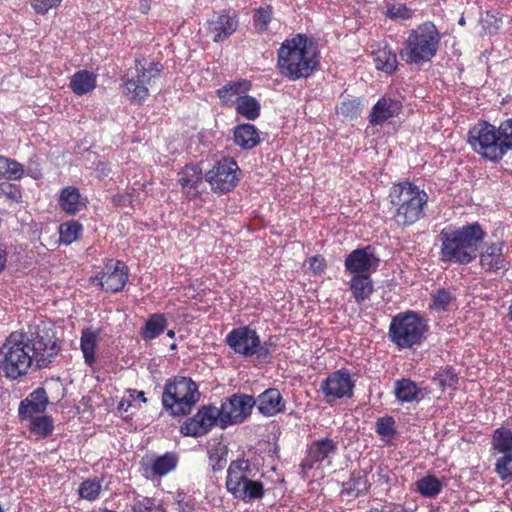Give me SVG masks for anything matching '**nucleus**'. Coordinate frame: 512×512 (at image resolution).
Here are the masks:
<instances>
[{
  "instance_id": "nucleus-40",
  "label": "nucleus",
  "mask_w": 512,
  "mask_h": 512,
  "mask_svg": "<svg viewBox=\"0 0 512 512\" xmlns=\"http://www.w3.org/2000/svg\"><path fill=\"white\" fill-rule=\"evenodd\" d=\"M83 232V226L79 221L71 220L62 223L59 226V236L61 243L70 245L78 240Z\"/></svg>"
},
{
  "instance_id": "nucleus-6",
  "label": "nucleus",
  "mask_w": 512,
  "mask_h": 512,
  "mask_svg": "<svg viewBox=\"0 0 512 512\" xmlns=\"http://www.w3.org/2000/svg\"><path fill=\"white\" fill-rule=\"evenodd\" d=\"M442 34L432 21H425L408 32L399 56L409 66L421 67L431 62L441 45Z\"/></svg>"
},
{
  "instance_id": "nucleus-19",
  "label": "nucleus",
  "mask_w": 512,
  "mask_h": 512,
  "mask_svg": "<svg viewBox=\"0 0 512 512\" xmlns=\"http://www.w3.org/2000/svg\"><path fill=\"white\" fill-rule=\"evenodd\" d=\"M177 177L182 191L189 200H195L200 197L201 192L198 188L203 183L205 174H203L202 169L198 164H186L177 173Z\"/></svg>"
},
{
  "instance_id": "nucleus-49",
  "label": "nucleus",
  "mask_w": 512,
  "mask_h": 512,
  "mask_svg": "<svg viewBox=\"0 0 512 512\" xmlns=\"http://www.w3.org/2000/svg\"><path fill=\"white\" fill-rule=\"evenodd\" d=\"M102 483L98 478L84 480L78 488V494L80 498L94 501L96 500L101 492Z\"/></svg>"
},
{
  "instance_id": "nucleus-30",
  "label": "nucleus",
  "mask_w": 512,
  "mask_h": 512,
  "mask_svg": "<svg viewBox=\"0 0 512 512\" xmlns=\"http://www.w3.org/2000/svg\"><path fill=\"white\" fill-rule=\"evenodd\" d=\"M99 330H94L91 327L84 328L81 331L80 348L83 353V358L88 366H93L96 362V348L99 338Z\"/></svg>"
},
{
  "instance_id": "nucleus-31",
  "label": "nucleus",
  "mask_w": 512,
  "mask_h": 512,
  "mask_svg": "<svg viewBox=\"0 0 512 512\" xmlns=\"http://www.w3.org/2000/svg\"><path fill=\"white\" fill-rule=\"evenodd\" d=\"M370 482L367 478L366 472L362 470H355L351 473L348 481L343 483L341 493L350 497H358L368 492Z\"/></svg>"
},
{
  "instance_id": "nucleus-1",
  "label": "nucleus",
  "mask_w": 512,
  "mask_h": 512,
  "mask_svg": "<svg viewBox=\"0 0 512 512\" xmlns=\"http://www.w3.org/2000/svg\"><path fill=\"white\" fill-rule=\"evenodd\" d=\"M59 351L56 333L45 322L29 327L28 332L14 331L0 346V373L20 380L31 371L48 367Z\"/></svg>"
},
{
  "instance_id": "nucleus-53",
  "label": "nucleus",
  "mask_w": 512,
  "mask_h": 512,
  "mask_svg": "<svg viewBox=\"0 0 512 512\" xmlns=\"http://www.w3.org/2000/svg\"><path fill=\"white\" fill-rule=\"evenodd\" d=\"M362 112L361 103L358 99L342 101L338 113L346 118L356 119Z\"/></svg>"
},
{
  "instance_id": "nucleus-44",
  "label": "nucleus",
  "mask_w": 512,
  "mask_h": 512,
  "mask_svg": "<svg viewBox=\"0 0 512 512\" xmlns=\"http://www.w3.org/2000/svg\"><path fill=\"white\" fill-rule=\"evenodd\" d=\"M180 432L184 436L190 437H201L206 435L209 431L207 426L201 420V418H197V413L186 419L183 424L180 426Z\"/></svg>"
},
{
  "instance_id": "nucleus-52",
  "label": "nucleus",
  "mask_w": 512,
  "mask_h": 512,
  "mask_svg": "<svg viewBox=\"0 0 512 512\" xmlns=\"http://www.w3.org/2000/svg\"><path fill=\"white\" fill-rule=\"evenodd\" d=\"M414 11L406 4H390L386 10V17L392 20H409L413 17Z\"/></svg>"
},
{
  "instance_id": "nucleus-48",
  "label": "nucleus",
  "mask_w": 512,
  "mask_h": 512,
  "mask_svg": "<svg viewBox=\"0 0 512 512\" xmlns=\"http://www.w3.org/2000/svg\"><path fill=\"white\" fill-rule=\"evenodd\" d=\"M375 431L384 442L389 443L396 435L394 418L392 416L378 418L375 422Z\"/></svg>"
},
{
  "instance_id": "nucleus-14",
  "label": "nucleus",
  "mask_w": 512,
  "mask_h": 512,
  "mask_svg": "<svg viewBox=\"0 0 512 512\" xmlns=\"http://www.w3.org/2000/svg\"><path fill=\"white\" fill-rule=\"evenodd\" d=\"M355 384L350 372L346 368L330 373L321 383L320 389L327 403L351 398L354 394Z\"/></svg>"
},
{
  "instance_id": "nucleus-13",
  "label": "nucleus",
  "mask_w": 512,
  "mask_h": 512,
  "mask_svg": "<svg viewBox=\"0 0 512 512\" xmlns=\"http://www.w3.org/2000/svg\"><path fill=\"white\" fill-rule=\"evenodd\" d=\"M129 276V269L125 262L108 259L101 272L96 274L92 281H97L106 292H120L124 289Z\"/></svg>"
},
{
  "instance_id": "nucleus-27",
  "label": "nucleus",
  "mask_w": 512,
  "mask_h": 512,
  "mask_svg": "<svg viewBox=\"0 0 512 512\" xmlns=\"http://www.w3.org/2000/svg\"><path fill=\"white\" fill-rule=\"evenodd\" d=\"M349 290L357 304L369 300L374 292V283L370 275H354L349 281Z\"/></svg>"
},
{
  "instance_id": "nucleus-41",
  "label": "nucleus",
  "mask_w": 512,
  "mask_h": 512,
  "mask_svg": "<svg viewBox=\"0 0 512 512\" xmlns=\"http://www.w3.org/2000/svg\"><path fill=\"white\" fill-rule=\"evenodd\" d=\"M178 462V457L173 452H166L164 455L158 456L152 464V472L156 476H164L173 471Z\"/></svg>"
},
{
  "instance_id": "nucleus-45",
  "label": "nucleus",
  "mask_w": 512,
  "mask_h": 512,
  "mask_svg": "<svg viewBox=\"0 0 512 512\" xmlns=\"http://www.w3.org/2000/svg\"><path fill=\"white\" fill-rule=\"evenodd\" d=\"M131 512H167L161 502L153 497H136L131 504Z\"/></svg>"
},
{
  "instance_id": "nucleus-26",
  "label": "nucleus",
  "mask_w": 512,
  "mask_h": 512,
  "mask_svg": "<svg viewBox=\"0 0 512 512\" xmlns=\"http://www.w3.org/2000/svg\"><path fill=\"white\" fill-rule=\"evenodd\" d=\"M252 88L249 80L239 79L225 84L217 90L216 94L221 103L225 106L233 105L237 97L243 96L248 93Z\"/></svg>"
},
{
  "instance_id": "nucleus-22",
  "label": "nucleus",
  "mask_w": 512,
  "mask_h": 512,
  "mask_svg": "<svg viewBox=\"0 0 512 512\" xmlns=\"http://www.w3.org/2000/svg\"><path fill=\"white\" fill-rule=\"evenodd\" d=\"M258 411L265 417H272L283 413L286 403L277 388H268L255 399Z\"/></svg>"
},
{
  "instance_id": "nucleus-18",
  "label": "nucleus",
  "mask_w": 512,
  "mask_h": 512,
  "mask_svg": "<svg viewBox=\"0 0 512 512\" xmlns=\"http://www.w3.org/2000/svg\"><path fill=\"white\" fill-rule=\"evenodd\" d=\"M379 259L373 253L370 245L357 248L351 251L345 258L344 267L346 272L354 275H370L376 270Z\"/></svg>"
},
{
  "instance_id": "nucleus-16",
  "label": "nucleus",
  "mask_w": 512,
  "mask_h": 512,
  "mask_svg": "<svg viewBox=\"0 0 512 512\" xmlns=\"http://www.w3.org/2000/svg\"><path fill=\"white\" fill-rule=\"evenodd\" d=\"M337 451V443L329 437L312 441L307 446L305 457L300 463L301 471L306 474L325 460L331 463L330 459L336 455Z\"/></svg>"
},
{
  "instance_id": "nucleus-10",
  "label": "nucleus",
  "mask_w": 512,
  "mask_h": 512,
  "mask_svg": "<svg viewBox=\"0 0 512 512\" xmlns=\"http://www.w3.org/2000/svg\"><path fill=\"white\" fill-rule=\"evenodd\" d=\"M135 74L123 81V95L136 105H141L149 96V86L161 76L163 65L160 62H147L142 58L134 60Z\"/></svg>"
},
{
  "instance_id": "nucleus-8",
  "label": "nucleus",
  "mask_w": 512,
  "mask_h": 512,
  "mask_svg": "<svg viewBox=\"0 0 512 512\" xmlns=\"http://www.w3.org/2000/svg\"><path fill=\"white\" fill-rule=\"evenodd\" d=\"M255 473L248 459H236L230 462L227 469L226 489L238 500L249 503L260 500L265 495L264 484L254 480Z\"/></svg>"
},
{
  "instance_id": "nucleus-46",
  "label": "nucleus",
  "mask_w": 512,
  "mask_h": 512,
  "mask_svg": "<svg viewBox=\"0 0 512 512\" xmlns=\"http://www.w3.org/2000/svg\"><path fill=\"white\" fill-rule=\"evenodd\" d=\"M31 420V424H30V432L39 436V437H42V438H46L48 436H50L54 430V424H53V420L50 416L48 415H43V416H36Z\"/></svg>"
},
{
  "instance_id": "nucleus-4",
  "label": "nucleus",
  "mask_w": 512,
  "mask_h": 512,
  "mask_svg": "<svg viewBox=\"0 0 512 512\" xmlns=\"http://www.w3.org/2000/svg\"><path fill=\"white\" fill-rule=\"evenodd\" d=\"M467 140L480 157L499 163L512 151V117L502 120L498 127L485 120L478 121L469 129Z\"/></svg>"
},
{
  "instance_id": "nucleus-58",
  "label": "nucleus",
  "mask_w": 512,
  "mask_h": 512,
  "mask_svg": "<svg viewBox=\"0 0 512 512\" xmlns=\"http://www.w3.org/2000/svg\"><path fill=\"white\" fill-rule=\"evenodd\" d=\"M377 482L381 485L388 484L390 482L391 470L385 464H380L377 467Z\"/></svg>"
},
{
  "instance_id": "nucleus-43",
  "label": "nucleus",
  "mask_w": 512,
  "mask_h": 512,
  "mask_svg": "<svg viewBox=\"0 0 512 512\" xmlns=\"http://www.w3.org/2000/svg\"><path fill=\"white\" fill-rule=\"evenodd\" d=\"M3 198L9 206L20 204L23 201L22 187L18 184L1 181L0 182V199Z\"/></svg>"
},
{
  "instance_id": "nucleus-64",
  "label": "nucleus",
  "mask_w": 512,
  "mask_h": 512,
  "mask_svg": "<svg viewBox=\"0 0 512 512\" xmlns=\"http://www.w3.org/2000/svg\"><path fill=\"white\" fill-rule=\"evenodd\" d=\"M167 336L169 338H174L175 337V331L174 330H168L167 331Z\"/></svg>"
},
{
  "instance_id": "nucleus-5",
  "label": "nucleus",
  "mask_w": 512,
  "mask_h": 512,
  "mask_svg": "<svg viewBox=\"0 0 512 512\" xmlns=\"http://www.w3.org/2000/svg\"><path fill=\"white\" fill-rule=\"evenodd\" d=\"M392 220L399 228H407L425 216L428 194L410 181L395 183L387 196Z\"/></svg>"
},
{
  "instance_id": "nucleus-24",
  "label": "nucleus",
  "mask_w": 512,
  "mask_h": 512,
  "mask_svg": "<svg viewBox=\"0 0 512 512\" xmlns=\"http://www.w3.org/2000/svg\"><path fill=\"white\" fill-rule=\"evenodd\" d=\"M58 205L68 215H76L87 207V199L75 186H66L59 192Z\"/></svg>"
},
{
  "instance_id": "nucleus-7",
  "label": "nucleus",
  "mask_w": 512,
  "mask_h": 512,
  "mask_svg": "<svg viewBox=\"0 0 512 512\" xmlns=\"http://www.w3.org/2000/svg\"><path fill=\"white\" fill-rule=\"evenodd\" d=\"M201 393L198 385L190 377L173 376L166 380L162 405L172 417L187 416L199 402Z\"/></svg>"
},
{
  "instance_id": "nucleus-29",
  "label": "nucleus",
  "mask_w": 512,
  "mask_h": 512,
  "mask_svg": "<svg viewBox=\"0 0 512 512\" xmlns=\"http://www.w3.org/2000/svg\"><path fill=\"white\" fill-rule=\"evenodd\" d=\"M97 85V76L88 70H79L75 72L70 79V88L77 96H82L92 92Z\"/></svg>"
},
{
  "instance_id": "nucleus-42",
  "label": "nucleus",
  "mask_w": 512,
  "mask_h": 512,
  "mask_svg": "<svg viewBox=\"0 0 512 512\" xmlns=\"http://www.w3.org/2000/svg\"><path fill=\"white\" fill-rule=\"evenodd\" d=\"M273 18V8L271 5L256 8L253 13V26L257 33L263 34L269 30V25Z\"/></svg>"
},
{
  "instance_id": "nucleus-23",
  "label": "nucleus",
  "mask_w": 512,
  "mask_h": 512,
  "mask_svg": "<svg viewBox=\"0 0 512 512\" xmlns=\"http://www.w3.org/2000/svg\"><path fill=\"white\" fill-rule=\"evenodd\" d=\"M48 405L46 390L39 387L23 399L18 408L21 419H32L33 416L43 413Z\"/></svg>"
},
{
  "instance_id": "nucleus-3",
  "label": "nucleus",
  "mask_w": 512,
  "mask_h": 512,
  "mask_svg": "<svg viewBox=\"0 0 512 512\" xmlns=\"http://www.w3.org/2000/svg\"><path fill=\"white\" fill-rule=\"evenodd\" d=\"M485 237L486 232L478 222L460 227L448 225L441 230L439 235L440 259L446 263L470 264L477 258L479 246Z\"/></svg>"
},
{
  "instance_id": "nucleus-51",
  "label": "nucleus",
  "mask_w": 512,
  "mask_h": 512,
  "mask_svg": "<svg viewBox=\"0 0 512 512\" xmlns=\"http://www.w3.org/2000/svg\"><path fill=\"white\" fill-rule=\"evenodd\" d=\"M495 473L498 477L509 483L512 481V452L502 454L500 457L496 459L495 462Z\"/></svg>"
},
{
  "instance_id": "nucleus-39",
  "label": "nucleus",
  "mask_w": 512,
  "mask_h": 512,
  "mask_svg": "<svg viewBox=\"0 0 512 512\" xmlns=\"http://www.w3.org/2000/svg\"><path fill=\"white\" fill-rule=\"evenodd\" d=\"M443 488L441 481L434 475H426L416 482V490L422 496L435 498Z\"/></svg>"
},
{
  "instance_id": "nucleus-50",
  "label": "nucleus",
  "mask_w": 512,
  "mask_h": 512,
  "mask_svg": "<svg viewBox=\"0 0 512 512\" xmlns=\"http://www.w3.org/2000/svg\"><path fill=\"white\" fill-rule=\"evenodd\" d=\"M197 418H201L209 431H211L212 428L217 424L218 420L221 422V408H217L213 405H203L197 411Z\"/></svg>"
},
{
  "instance_id": "nucleus-36",
  "label": "nucleus",
  "mask_w": 512,
  "mask_h": 512,
  "mask_svg": "<svg viewBox=\"0 0 512 512\" xmlns=\"http://www.w3.org/2000/svg\"><path fill=\"white\" fill-rule=\"evenodd\" d=\"M491 446L497 454L512 452V430L503 426L495 429L491 438Z\"/></svg>"
},
{
  "instance_id": "nucleus-57",
  "label": "nucleus",
  "mask_w": 512,
  "mask_h": 512,
  "mask_svg": "<svg viewBox=\"0 0 512 512\" xmlns=\"http://www.w3.org/2000/svg\"><path fill=\"white\" fill-rule=\"evenodd\" d=\"M309 266H310V269L315 274H320V273L324 272L327 265H326V261L323 256L315 255L309 259Z\"/></svg>"
},
{
  "instance_id": "nucleus-61",
  "label": "nucleus",
  "mask_w": 512,
  "mask_h": 512,
  "mask_svg": "<svg viewBox=\"0 0 512 512\" xmlns=\"http://www.w3.org/2000/svg\"><path fill=\"white\" fill-rule=\"evenodd\" d=\"M129 407H131V401L127 399H122L117 405V410L119 412H127Z\"/></svg>"
},
{
  "instance_id": "nucleus-37",
  "label": "nucleus",
  "mask_w": 512,
  "mask_h": 512,
  "mask_svg": "<svg viewBox=\"0 0 512 512\" xmlns=\"http://www.w3.org/2000/svg\"><path fill=\"white\" fill-rule=\"evenodd\" d=\"M433 381L439 385L442 391L446 389L455 391L458 386L459 376L453 366L446 365L435 373Z\"/></svg>"
},
{
  "instance_id": "nucleus-35",
  "label": "nucleus",
  "mask_w": 512,
  "mask_h": 512,
  "mask_svg": "<svg viewBox=\"0 0 512 512\" xmlns=\"http://www.w3.org/2000/svg\"><path fill=\"white\" fill-rule=\"evenodd\" d=\"M395 397L402 403H410L417 399L420 389L417 384L409 378H402L395 382Z\"/></svg>"
},
{
  "instance_id": "nucleus-63",
  "label": "nucleus",
  "mask_w": 512,
  "mask_h": 512,
  "mask_svg": "<svg viewBox=\"0 0 512 512\" xmlns=\"http://www.w3.org/2000/svg\"><path fill=\"white\" fill-rule=\"evenodd\" d=\"M388 512H408V511L402 506H394Z\"/></svg>"
},
{
  "instance_id": "nucleus-47",
  "label": "nucleus",
  "mask_w": 512,
  "mask_h": 512,
  "mask_svg": "<svg viewBox=\"0 0 512 512\" xmlns=\"http://www.w3.org/2000/svg\"><path fill=\"white\" fill-rule=\"evenodd\" d=\"M453 300L451 292L446 288H439L431 293L430 310L436 312L446 311Z\"/></svg>"
},
{
  "instance_id": "nucleus-21",
  "label": "nucleus",
  "mask_w": 512,
  "mask_h": 512,
  "mask_svg": "<svg viewBox=\"0 0 512 512\" xmlns=\"http://www.w3.org/2000/svg\"><path fill=\"white\" fill-rule=\"evenodd\" d=\"M504 241H497L485 244L479 254L480 265L486 272H497L506 265V257L503 253Z\"/></svg>"
},
{
  "instance_id": "nucleus-56",
  "label": "nucleus",
  "mask_w": 512,
  "mask_h": 512,
  "mask_svg": "<svg viewBox=\"0 0 512 512\" xmlns=\"http://www.w3.org/2000/svg\"><path fill=\"white\" fill-rule=\"evenodd\" d=\"M177 502L181 512H193L195 510L194 499L187 497L184 493L177 494Z\"/></svg>"
},
{
  "instance_id": "nucleus-33",
  "label": "nucleus",
  "mask_w": 512,
  "mask_h": 512,
  "mask_svg": "<svg viewBox=\"0 0 512 512\" xmlns=\"http://www.w3.org/2000/svg\"><path fill=\"white\" fill-rule=\"evenodd\" d=\"M25 174L24 165L15 159L0 155V180L18 181Z\"/></svg>"
},
{
  "instance_id": "nucleus-60",
  "label": "nucleus",
  "mask_w": 512,
  "mask_h": 512,
  "mask_svg": "<svg viewBox=\"0 0 512 512\" xmlns=\"http://www.w3.org/2000/svg\"><path fill=\"white\" fill-rule=\"evenodd\" d=\"M7 258V246L3 241L0 240V273L3 272L6 268Z\"/></svg>"
},
{
  "instance_id": "nucleus-17",
  "label": "nucleus",
  "mask_w": 512,
  "mask_h": 512,
  "mask_svg": "<svg viewBox=\"0 0 512 512\" xmlns=\"http://www.w3.org/2000/svg\"><path fill=\"white\" fill-rule=\"evenodd\" d=\"M225 342L235 354L249 358L254 355L255 348L259 344V335L250 326H241L232 329L226 335Z\"/></svg>"
},
{
  "instance_id": "nucleus-28",
  "label": "nucleus",
  "mask_w": 512,
  "mask_h": 512,
  "mask_svg": "<svg viewBox=\"0 0 512 512\" xmlns=\"http://www.w3.org/2000/svg\"><path fill=\"white\" fill-rule=\"evenodd\" d=\"M375 68L386 74H393L398 68L397 55L389 45L378 47L373 52Z\"/></svg>"
},
{
  "instance_id": "nucleus-25",
  "label": "nucleus",
  "mask_w": 512,
  "mask_h": 512,
  "mask_svg": "<svg viewBox=\"0 0 512 512\" xmlns=\"http://www.w3.org/2000/svg\"><path fill=\"white\" fill-rule=\"evenodd\" d=\"M234 144L243 150H251L261 142L259 129L250 123L238 124L233 129Z\"/></svg>"
},
{
  "instance_id": "nucleus-2",
  "label": "nucleus",
  "mask_w": 512,
  "mask_h": 512,
  "mask_svg": "<svg viewBox=\"0 0 512 512\" xmlns=\"http://www.w3.org/2000/svg\"><path fill=\"white\" fill-rule=\"evenodd\" d=\"M319 64L317 44L305 34L298 33L285 39L277 50L276 68L282 77L290 81L309 78Z\"/></svg>"
},
{
  "instance_id": "nucleus-12",
  "label": "nucleus",
  "mask_w": 512,
  "mask_h": 512,
  "mask_svg": "<svg viewBox=\"0 0 512 512\" xmlns=\"http://www.w3.org/2000/svg\"><path fill=\"white\" fill-rule=\"evenodd\" d=\"M240 16L234 8L214 11L206 21L207 35L215 43L228 40L239 28Z\"/></svg>"
},
{
  "instance_id": "nucleus-38",
  "label": "nucleus",
  "mask_w": 512,
  "mask_h": 512,
  "mask_svg": "<svg viewBox=\"0 0 512 512\" xmlns=\"http://www.w3.org/2000/svg\"><path fill=\"white\" fill-rule=\"evenodd\" d=\"M209 467L215 472L222 471L227 464L228 448L225 444L218 442L212 445L207 452Z\"/></svg>"
},
{
  "instance_id": "nucleus-11",
  "label": "nucleus",
  "mask_w": 512,
  "mask_h": 512,
  "mask_svg": "<svg viewBox=\"0 0 512 512\" xmlns=\"http://www.w3.org/2000/svg\"><path fill=\"white\" fill-rule=\"evenodd\" d=\"M241 174L237 162L233 158L224 157L205 173V180L215 193L225 194L237 186Z\"/></svg>"
},
{
  "instance_id": "nucleus-15",
  "label": "nucleus",
  "mask_w": 512,
  "mask_h": 512,
  "mask_svg": "<svg viewBox=\"0 0 512 512\" xmlns=\"http://www.w3.org/2000/svg\"><path fill=\"white\" fill-rule=\"evenodd\" d=\"M255 398L247 394H234L221 405V427L242 423L250 416L255 406Z\"/></svg>"
},
{
  "instance_id": "nucleus-62",
  "label": "nucleus",
  "mask_w": 512,
  "mask_h": 512,
  "mask_svg": "<svg viewBox=\"0 0 512 512\" xmlns=\"http://www.w3.org/2000/svg\"><path fill=\"white\" fill-rule=\"evenodd\" d=\"M129 393L131 397H134V395H136V399L140 400L143 403H147V398L145 397V393L143 391L129 390Z\"/></svg>"
},
{
  "instance_id": "nucleus-55",
  "label": "nucleus",
  "mask_w": 512,
  "mask_h": 512,
  "mask_svg": "<svg viewBox=\"0 0 512 512\" xmlns=\"http://www.w3.org/2000/svg\"><path fill=\"white\" fill-rule=\"evenodd\" d=\"M483 29L489 35H495L501 28L502 18L498 13L487 11L485 17L482 20Z\"/></svg>"
},
{
  "instance_id": "nucleus-59",
  "label": "nucleus",
  "mask_w": 512,
  "mask_h": 512,
  "mask_svg": "<svg viewBox=\"0 0 512 512\" xmlns=\"http://www.w3.org/2000/svg\"><path fill=\"white\" fill-rule=\"evenodd\" d=\"M254 355L261 361H267V359L271 356V351L267 342L261 344V340L259 339V344L255 348Z\"/></svg>"
},
{
  "instance_id": "nucleus-9",
  "label": "nucleus",
  "mask_w": 512,
  "mask_h": 512,
  "mask_svg": "<svg viewBox=\"0 0 512 512\" xmlns=\"http://www.w3.org/2000/svg\"><path fill=\"white\" fill-rule=\"evenodd\" d=\"M426 329V322L418 313L400 312L390 322L388 337L397 348L408 349L422 343Z\"/></svg>"
},
{
  "instance_id": "nucleus-34",
  "label": "nucleus",
  "mask_w": 512,
  "mask_h": 512,
  "mask_svg": "<svg viewBox=\"0 0 512 512\" xmlns=\"http://www.w3.org/2000/svg\"><path fill=\"white\" fill-rule=\"evenodd\" d=\"M167 319L163 314L154 313L148 317L141 331L144 340H153L160 336L167 327Z\"/></svg>"
},
{
  "instance_id": "nucleus-32",
  "label": "nucleus",
  "mask_w": 512,
  "mask_h": 512,
  "mask_svg": "<svg viewBox=\"0 0 512 512\" xmlns=\"http://www.w3.org/2000/svg\"><path fill=\"white\" fill-rule=\"evenodd\" d=\"M233 105L236 113L249 121H254L260 116L261 105L259 101L256 98L247 95V93L243 96L237 97Z\"/></svg>"
},
{
  "instance_id": "nucleus-54",
  "label": "nucleus",
  "mask_w": 512,
  "mask_h": 512,
  "mask_svg": "<svg viewBox=\"0 0 512 512\" xmlns=\"http://www.w3.org/2000/svg\"><path fill=\"white\" fill-rule=\"evenodd\" d=\"M63 0H28L31 8L37 15L44 16L50 10L58 8Z\"/></svg>"
},
{
  "instance_id": "nucleus-20",
  "label": "nucleus",
  "mask_w": 512,
  "mask_h": 512,
  "mask_svg": "<svg viewBox=\"0 0 512 512\" xmlns=\"http://www.w3.org/2000/svg\"><path fill=\"white\" fill-rule=\"evenodd\" d=\"M402 103L397 99L382 97L372 107L368 120L373 126L382 125L387 120L397 117L402 111Z\"/></svg>"
}]
</instances>
